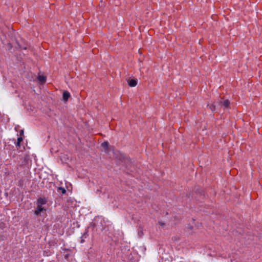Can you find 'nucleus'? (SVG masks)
Returning <instances> with one entry per match:
<instances>
[{
    "label": "nucleus",
    "instance_id": "nucleus-25",
    "mask_svg": "<svg viewBox=\"0 0 262 262\" xmlns=\"http://www.w3.org/2000/svg\"><path fill=\"white\" fill-rule=\"evenodd\" d=\"M9 45H10L9 47H10L11 48L12 47V46L10 43H9Z\"/></svg>",
    "mask_w": 262,
    "mask_h": 262
},
{
    "label": "nucleus",
    "instance_id": "nucleus-24",
    "mask_svg": "<svg viewBox=\"0 0 262 262\" xmlns=\"http://www.w3.org/2000/svg\"><path fill=\"white\" fill-rule=\"evenodd\" d=\"M189 228L190 229H193V227H192V226H190L189 227Z\"/></svg>",
    "mask_w": 262,
    "mask_h": 262
},
{
    "label": "nucleus",
    "instance_id": "nucleus-1",
    "mask_svg": "<svg viewBox=\"0 0 262 262\" xmlns=\"http://www.w3.org/2000/svg\"><path fill=\"white\" fill-rule=\"evenodd\" d=\"M116 158L122 162L124 163L126 168L127 169L131 168L132 166V162L130 158L126 157L125 155L119 153L117 155Z\"/></svg>",
    "mask_w": 262,
    "mask_h": 262
},
{
    "label": "nucleus",
    "instance_id": "nucleus-19",
    "mask_svg": "<svg viewBox=\"0 0 262 262\" xmlns=\"http://www.w3.org/2000/svg\"><path fill=\"white\" fill-rule=\"evenodd\" d=\"M24 130H23V129H21V130H20V132H19V135H20V136H23V135H24Z\"/></svg>",
    "mask_w": 262,
    "mask_h": 262
},
{
    "label": "nucleus",
    "instance_id": "nucleus-21",
    "mask_svg": "<svg viewBox=\"0 0 262 262\" xmlns=\"http://www.w3.org/2000/svg\"><path fill=\"white\" fill-rule=\"evenodd\" d=\"M83 237H82V236L81 237V241H80V243H83L85 241H84V239H83Z\"/></svg>",
    "mask_w": 262,
    "mask_h": 262
},
{
    "label": "nucleus",
    "instance_id": "nucleus-8",
    "mask_svg": "<svg viewBox=\"0 0 262 262\" xmlns=\"http://www.w3.org/2000/svg\"><path fill=\"white\" fill-rule=\"evenodd\" d=\"M46 77L43 75H39L38 77V80L40 84H43L46 81Z\"/></svg>",
    "mask_w": 262,
    "mask_h": 262
},
{
    "label": "nucleus",
    "instance_id": "nucleus-22",
    "mask_svg": "<svg viewBox=\"0 0 262 262\" xmlns=\"http://www.w3.org/2000/svg\"><path fill=\"white\" fill-rule=\"evenodd\" d=\"M69 254H67L64 255V258L66 259H68L69 258Z\"/></svg>",
    "mask_w": 262,
    "mask_h": 262
},
{
    "label": "nucleus",
    "instance_id": "nucleus-10",
    "mask_svg": "<svg viewBox=\"0 0 262 262\" xmlns=\"http://www.w3.org/2000/svg\"><path fill=\"white\" fill-rule=\"evenodd\" d=\"M23 139L22 137H18L17 139L16 146L17 147H20L21 142L23 141Z\"/></svg>",
    "mask_w": 262,
    "mask_h": 262
},
{
    "label": "nucleus",
    "instance_id": "nucleus-20",
    "mask_svg": "<svg viewBox=\"0 0 262 262\" xmlns=\"http://www.w3.org/2000/svg\"><path fill=\"white\" fill-rule=\"evenodd\" d=\"M159 225L162 227H164L165 226V224L163 222H159Z\"/></svg>",
    "mask_w": 262,
    "mask_h": 262
},
{
    "label": "nucleus",
    "instance_id": "nucleus-7",
    "mask_svg": "<svg viewBox=\"0 0 262 262\" xmlns=\"http://www.w3.org/2000/svg\"><path fill=\"white\" fill-rule=\"evenodd\" d=\"M47 203V200L45 198H39L37 199V205H45Z\"/></svg>",
    "mask_w": 262,
    "mask_h": 262
},
{
    "label": "nucleus",
    "instance_id": "nucleus-6",
    "mask_svg": "<svg viewBox=\"0 0 262 262\" xmlns=\"http://www.w3.org/2000/svg\"><path fill=\"white\" fill-rule=\"evenodd\" d=\"M128 84L130 87H134L137 84V79H130L128 80Z\"/></svg>",
    "mask_w": 262,
    "mask_h": 262
},
{
    "label": "nucleus",
    "instance_id": "nucleus-15",
    "mask_svg": "<svg viewBox=\"0 0 262 262\" xmlns=\"http://www.w3.org/2000/svg\"><path fill=\"white\" fill-rule=\"evenodd\" d=\"M17 44L18 48L20 50H26L27 49V46H21L18 42H17Z\"/></svg>",
    "mask_w": 262,
    "mask_h": 262
},
{
    "label": "nucleus",
    "instance_id": "nucleus-14",
    "mask_svg": "<svg viewBox=\"0 0 262 262\" xmlns=\"http://www.w3.org/2000/svg\"><path fill=\"white\" fill-rule=\"evenodd\" d=\"M138 234L139 236L140 237H142V236L143 235V229L141 227L139 228Z\"/></svg>",
    "mask_w": 262,
    "mask_h": 262
},
{
    "label": "nucleus",
    "instance_id": "nucleus-9",
    "mask_svg": "<svg viewBox=\"0 0 262 262\" xmlns=\"http://www.w3.org/2000/svg\"><path fill=\"white\" fill-rule=\"evenodd\" d=\"M101 146L105 150H108L109 149L110 145L107 141H104L101 144Z\"/></svg>",
    "mask_w": 262,
    "mask_h": 262
},
{
    "label": "nucleus",
    "instance_id": "nucleus-16",
    "mask_svg": "<svg viewBox=\"0 0 262 262\" xmlns=\"http://www.w3.org/2000/svg\"><path fill=\"white\" fill-rule=\"evenodd\" d=\"M58 190L61 191L62 194H63L66 193V190L63 187H58Z\"/></svg>",
    "mask_w": 262,
    "mask_h": 262
},
{
    "label": "nucleus",
    "instance_id": "nucleus-11",
    "mask_svg": "<svg viewBox=\"0 0 262 262\" xmlns=\"http://www.w3.org/2000/svg\"><path fill=\"white\" fill-rule=\"evenodd\" d=\"M17 186L22 188L24 186V180L23 179L19 180L17 182Z\"/></svg>",
    "mask_w": 262,
    "mask_h": 262
},
{
    "label": "nucleus",
    "instance_id": "nucleus-2",
    "mask_svg": "<svg viewBox=\"0 0 262 262\" xmlns=\"http://www.w3.org/2000/svg\"><path fill=\"white\" fill-rule=\"evenodd\" d=\"M194 192L199 195L202 199H204L205 198V193L204 190L202 189L199 186H196L194 188Z\"/></svg>",
    "mask_w": 262,
    "mask_h": 262
},
{
    "label": "nucleus",
    "instance_id": "nucleus-26",
    "mask_svg": "<svg viewBox=\"0 0 262 262\" xmlns=\"http://www.w3.org/2000/svg\"><path fill=\"white\" fill-rule=\"evenodd\" d=\"M9 45H10L9 47H10L11 48L12 47V46L10 43H9Z\"/></svg>",
    "mask_w": 262,
    "mask_h": 262
},
{
    "label": "nucleus",
    "instance_id": "nucleus-5",
    "mask_svg": "<svg viewBox=\"0 0 262 262\" xmlns=\"http://www.w3.org/2000/svg\"><path fill=\"white\" fill-rule=\"evenodd\" d=\"M71 97L70 93L67 91H64L62 94V100L66 102H67L69 98Z\"/></svg>",
    "mask_w": 262,
    "mask_h": 262
},
{
    "label": "nucleus",
    "instance_id": "nucleus-12",
    "mask_svg": "<svg viewBox=\"0 0 262 262\" xmlns=\"http://www.w3.org/2000/svg\"><path fill=\"white\" fill-rule=\"evenodd\" d=\"M90 228V227H87L85 230V232L83 233V234L82 235V237L86 238L88 236V232H89V229Z\"/></svg>",
    "mask_w": 262,
    "mask_h": 262
},
{
    "label": "nucleus",
    "instance_id": "nucleus-3",
    "mask_svg": "<svg viewBox=\"0 0 262 262\" xmlns=\"http://www.w3.org/2000/svg\"><path fill=\"white\" fill-rule=\"evenodd\" d=\"M46 210V209L45 208V207L41 205H37L36 209L34 211V214L37 216H40L41 212Z\"/></svg>",
    "mask_w": 262,
    "mask_h": 262
},
{
    "label": "nucleus",
    "instance_id": "nucleus-23",
    "mask_svg": "<svg viewBox=\"0 0 262 262\" xmlns=\"http://www.w3.org/2000/svg\"><path fill=\"white\" fill-rule=\"evenodd\" d=\"M102 192V188H101L100 189H97V192Z\"/></svg>",
    "mask_w": 262,
    "mask_h": 262
},
{
    "label": "nucleus",
    "instance_id": "nucleus-13",
    "mask_svg": "<svg viewBox=\"0 0 262 262\" xmlns=\"http://www.w3.org/2000/svg\"><path fill=\"white\" fill-rule=\"evenodd\" d=\"M207 106L212 111L214 112L215 110L216 105L214 104H212L210 105L208 104Z\"/></svg>",
    "mask_w": 262,
    "mask_h": 262
},
{
    "label": "nucleus",
    "instance_id": "nucleus-4",
    "mask_svg": "<svg viewBox=\"0 0 262 262\" xmlns=\"http://www.w3.org/2000/svg\"><path fill=\"white\" fill-rule=\"evenodd\" d=\"M219 104V105L221 106H224L225 108H229L230 107V102L229 100L226 99L222 101V99L220 100L219 102H216Z\"/></svg>",
    "mask_w": 262,
    "mask_h": 262
},
{
    "label": "nucleus",
    "instance_id": "nucleus-18",
    "mask_svg": "<svg viewBox=\"0 0 262 262\" xmlns=\"http://www.w3.org/2000/svg\"><path fill=\"white\" fill-rule=\"evenodd\" d=\"M0 228L2 229H3L4 228H5V224L3 222L0 223Z\"/></svg>",
    "mask_w": 262,
    "mask_h": 262
},
{
    "label": "nucleus",
    "instance_id": "nucleus-17",
    "mask_svg": "<svg viewBox=\"0 0 262 262\" xmlns=\"http://www.w3.org/2000/svg\"><path fill=\"white\" fill-rule=\"evenodd\" d=\"M96 226V223L92 222L90 223L89 226L88 227H90V228L92 227L93 229H94Z\"/></svg>",
    "mask_w": 262,
    "mask_h": 262
}]
</instances>
